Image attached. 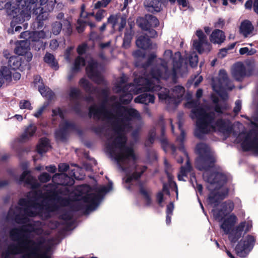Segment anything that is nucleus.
I'll use <instances>...</instances> for the list:
<instances>
[{
    "mask_svg": "<svg viewBox=\"0 0 258 258\" xmlns=\"http://www.w3.org/2000/svg\"><path fill=\"white\" fill-rule=\"evenodd\" d=\"M29 41H37L39 40V36H34V32L31 33V36H29Z\"/></svg>",
    "mask_w": 258,
    "mask_h": 258,
    "instance_id": "nucleus-59",
    "label": "nucleus"
},
{
    "mask_svg": "<svg viewBox=\"0 0 258 258\" xmlns=\"http://www.w3.org/2000/svg\"><path fill=\"white\" fill-rule=\"evenodd\" d=\"M9 6H10V4L9 3H7L5 5V8L8 9V8L9 7ZM16 10H17L16 9L15 10H12V11H11L10 10H7V12L9 15L13 16V17H14V19L12 21L11 24V27L13 28L15 26L14 23L16 22V19L15 18V16H14V13H16V12H15Z\"/></svg>",
    "mask_w": 258,
    "mask_h": 258,
    "instance_id": "nucleus-36",
    "label": "nucleus"
},
{
    "mask_svg": "<svg viewBox=\"0 0 258 258\" xmlns=\"http://www.w3.org/2000/svg\"><path fill=\"white\" fill-rule=\"evenodd\" d=\"M120 17L119 15H111L108 18V23L112 25L113 29L118 24Z\"/></svg>",
    "mask_w": 258,
    "mask_h": 258,
    "instance_id": "nucleus-34",
    "label": "nucleus"
},
{
    "mask_svg": "<svg viewBox=\"0 0 258 258\" xmlns=\"http://www.w3.org/2000/svg\"><path fill=\"white\" fill-rule=\"evenodd\" d=\"M196 35L199 40L193 41V46L200 53L209 52L211 49V45L208 42L207 37L203 31L201 30H197Z\"/></svg>",
    "mask_w": 258,
    "mask_h": 258,
    "instance_id": "nucleus-15",
    "label": "nucleus"
},
{
    "mask_svg": "<svg viewBox=\"0 0 258 258\" xmlns=\"http://www.w3.org/2000/svg\"><path fill=\"white\" fill-rule=\"evenodd\" d=\"M253 30V27L249 21L245 20L241 22L240 26V32L244 37H247L251 34Z\"/></svg>",
    "mask_w": 258,
    "mask_h": 258,
    "instance_id": "nucleus-22",
    "label": "nucleus"
},
{
    "mask_svg": "<svg viewBox=\"0 0 258 258\" xmlns=\"http://www.w3.org/2000/svg\"><path fill=\"white\" fill-rule=\"evenodd\" d=\"M49 147L48 140L46 138H42L37 146V150L38 153L42 154L47 152Z\"/></svg>",
    "mask_w": 258,
    "mask_h": 258,
    "instance_id": "nucleus-25",
    "label": "nucleus"
},
{
    "mask_svg": "<svg viewBox=\"0 0 258 258\" xmlns=\"http://www.w3.org/2000/svg\"><path fill=\"white\" fill-rule=\"evenodd\" d=\"M31 32H30L29 31L24 32L21 34L20 37L25 38L26 40H25L24 41H27L30 43L29 36H31Z\"/></svg>",
    "mask_w": 258,
    "mask_h": 258,
    "instance_id": "nucleus-52",
    "label": "nucleus"
},
{
    "mask_svg": "<svg viewBox=\"0 0 258 258\" xmlns=\"http://www.w3.org/2000/svg\"><path fill=\"white\" fill-rule=\"evenodd\" d=\"M156 55L151 54L148 58L147 63L143 65V68L146 73L149 71V74H145L144 77L137 78L138 80L143 79L144 87H149L150 90L142 92H145L139 95L135 99L136 103L148 104L154 102V96L150 93L147 92H155L152 88L159 85L160 80L167 79L170 76H175L180 73L182 67L181 65V54L177 52L173 55L170 50L165 51L163 58L156 59ZM158 92V91H156Z\"/></svg>",
    "mask_w": 258,
    "mask_h": 258,
    "instance_id": "nucleus-4",
    "label": "nucleus"
},
{
    "mask_svg": "<svg viewBox=\"0 0 258 258\" xmlns=\"http://www.w3.org/2000/svg\"><path fill=\"white\" fill-rule=\"evenodd\" d=\"M58 46L57 41L56 40H52L50 43V47L52 49H55Z\"/></svg>",
    "mask_w": 258,
    "mask_h": 258,
    "instance_id": "nucleus-60",
    "label": "nucleus"
},
{
    "mask_svg": "<svg viewBox=\"0 0 258 258\" xmlns=\"http://www.w3.org/2000/svg\"><path fill=\"white\" fill-rule=\"evenodd\" d=\"M86 49V45L83 44V45H80L78 47L77 52L79 54H80V55L82 54L85 52Z\"/></svg>",
    "mask_w": 258,
    "mask_h": 258,
    "instance_id": "nucleus-58",
    "label": "nucleus"
},
{
    "mask_svg": "<svg viewBox=\"0 0 258 258\" xmlns=\"http://www.w3.org/2000/svg\"><path fill=\"white\" fill-rule=\"evenodd\" d=\"M152 89L158 91L159 100L164 102L169 108L175 107L183 100L185 93L184 88L179 85L173 87L171 92L166 88L161 87L160 85L153 87Z\"/></svg>",
    "mask_w": 258,
    "mask_h": 258,
    "instance_id": "nucleus-8",
    "label": "nucleus"
},
{
    "mask_svg": "<svg viewBox=\"0 0 258 258\" xmlns=\"http://www.w3.org/2000/svg\"><path fill=\"white\" fill-rule=\"evenodd\" d=\"M252 130L248 134L242 133L236 138L244 150L252 151L258 154V123L251 122Z\"/></svg>",
    "mask_w": 258,
    "mask_h": 258,
    "instance_id": "nucleus-10",
    "label": "nucleus"
},
{
    "mask_svg": "<svg viewBox=\"0 0 258 258\" xmlns=\"http://www.w3.org/2000/svg\"><path fill=\"white\" fill-rule=\"evenodd\" d=\"M136 45L139 48L146 49L150 47V41L148 38L142 35L138 37Z\"/></svg>",
    "mask_w": 258,
    "mask_h": 258,
    "instance_id": "nucleus-24",
    "label": "nucleus"
},
{
    "mask_svg": "<svg viewBox=\"0 0 258 258\" xmlns=\"http://www.w3.org/2000/svg\"><path fill=\"white\" fill-rule=\"evenodd\" d=\"M112 189L111 184L102 186L92 189L87 185H83L77 187L75 200L81 201L84 203L88 212L94 210L99 206L103 196Z\"/></svg>",
    "mask_w": 258,
    "mask_h": 258,
    "instance_id": "nucleus-6",
    "label": "nucleus"
},
{
    "mask_svg": "<svg viewBox=\"0 0 258 258\" xmlns=\"http://www.w3.org/2000/svg\"><path fill=\"white\" fill-rule=\"evenodd\" d=\"M102 94L103 99L101 104L99 106L94 105L90 107L89 114L110 124L106 134L107 151L116 161L119 168L125 172V181L130 183L133 179L140 177L146 169L144 168L139 173L136 171L133 174L127 170L134 164L136 157L132 146H128L126 144L125 135L131 130L134 121L140 120L141 116L136 109L121 106L114 97L108 101L107 91H103Z\"/></svg>",
    "mask_w": 258,
    "mask_h": 258,
    "instance_id": "nucleus-2",
    "label": "nucleus"
},
{
    "mask_svg": "<svg viewBox=\"0 0 258 258\" xmlns=\"http://www.w3.org/2000/svg\"><path fill=\"white\" fill-rule=\"evenodd\" d=\"M53 9V4L52 3H48L46 5L41 8V13L38 16V19L39 21L44 20L47 18L48 12L52 11Z\"/></svg>",
    "mask_w": 258,
    "mask_h": 258,
    "instance_id": "nucleus-27",
    "label": "nucleus"
},
{
    "mask_svg": "<svg viewBox=\"0 0 258 258\" xmlns=\"http://www.w3.org/2000/svg\"><path fill=\"white\" fill-rule=\"evenodd\" d=\"M189 60L190 65L192 67L197 66L198 62V58L197 55L195 53H192L189 57Z\"/></svg>",
    "mask_w": 258,
    "mask_h": 258,
    "instance_id": "nucleus-41",
    "label": "nucleus"
},
{
    "mask_svg": "<svg viewBox=\"0 0 258 258\" xmlns=\"http://www.w3.org/2000/svg\"><path fill=\"white\" fill-rule=\"evenodd\" d=\"M173 209H174L173 203H171L167 207L166 214H169V215H172Z\"/></svg>",
    "mask_w": 258,
    "mask_h": 258,
    "instance_id": "nucleus-56",
    "label": "nucleus"
},
{
    "mask_svg": "<svg viewBox=\"0 0 258 258\" xmlns=\"http://www.w3.org/2000/svg\"><path fill=\"white\" fill-rule=\"evenodd\" d=\"M133 55L137 60H142L145 58V53L143 50H138L135 51Z\"/></svg>",
    "mask_w": 258,
    "mask_h": 258,
    "instance_id": "nucleus-43",
    "label": "nucleus"
},
{
    "mask_svg": "<svg viewBox=\"0 0 258 258\" xmlns=\"http://www.w3.org/2000/svg\"><path fill=\"white\" fill-rule=\"evenodd\" d=\"M34 83L37 85L39 92L43 97L48 99H51L53 98V93L49 88L43 85L42 80L40 76H37L35 77Z\"/></svg>",
    "mask_w": 258,
    "mask_h": 258,
    "instance_id": "nucleus-18",
    "label": "nucleus"
},
{
    "mask_svg": "<svg viewBox=\"0 0 258 258\" xmlns=\"http://www.w3.org/2000/svg\"><path fill=\"white\" fill-rule=\"evenodd\" d=\"M50 175L46 172L42 173L39 176V180L40 182L42 183L47 182V181L50 180Z\"/></svg>",
    "mask_w": 258,
    "mask_h": 258,
    "instance_id": "nucleus-40",
    "label": "nucleus"
},
{
    "mask_svg": "<svg viewBox=\"0 0 258 258\" xmlns=\"http://www.w3.org/2000/svg\"><path fill=\"white\" fill-rule=\"evenodd\" d=\"M62 25V23L58 22H56L53 24L52 31L54 35H57L60 32Z\"/></svg>",
    "mask_w": 258,
    "mask_h": 258,
    "instance_id": "nucleus-35",
    "label": "nucleus"
},
{
    "mask_svg": "<svg viewBox=\"0 0 258 258\" xmlns=\"http://www.w3.org/2000/svg\"><path fill=\"white\" fill-rule=\"evenodd\" d=\"M132 38V36L131 33H125L123 39V45L124 47L127 46Z\"/></svg>",
    "mask_w": 258,
    "mask_h": 258,
    "instance_id": "nucleus-45",
    "label": "nucleus"
},
{
    "mask_svg": "<svg viewBox=\"0 0 258 258\" xmlns=\"http://www.w3.org/2000/svg\"><path fill=\"white\" fill-rule=\"evenodd\" d=\"M196 151L199 156L196 161V166L200 170L205 171L203 178L208 185L207 188L211 191L208 202L214 207L212 212L214 218L221 221L223 219L220 227L225 234H229V239L232 243L237 240L252 228L251 221L240 223L235 228L234 225L237 221L236 216L231 214L226 217L233 208V203L228 201L221 204L217 208L218 203L225 198L228 194L227 188L223 185L227 180L226 175L221 169L214 167L215 161L213 154L210 147L205 143H201L197 145Z\"/></svg>",
    "mask_w": 258,
    "mask_h": 258,
    "instance_id": "nucleus-3",
    "label": "nucleus"
},
{
    "mask_svg": "<svg viewBox=\"0 0 258 258\" xmlns=\"http://www.w3.org/2000/svg\"><path fill=\"white\" fill-rule=\"evenodd\" d=\"M52 117H54L53 119H56L57 117L62 119L59 129L55 132V136L57 139L62 140L67 131L72 128L73 124L67 120H63V113L59 108L52 110Z\"/></svg>",
    "mask_w": 258,
    "mask_h": 258,
    "instance_id": "nucleus-13",
    "label": "nucleus"
},
{
    "mask_svg": "<svg viewBox=\"0 0 258 258\" xmlns=\"http://www.w3.org/2000/svg\"><path fill=\"white\" fill-rule=\"evenodd\" d=\"M137 23L143 30H148L149 28L157 27L159 24L158 20L151 15H147L145 18L138 19Z\"/></svg>",
    "mask_w": 258,
    "mask_h": 258,
    "instance_id": "nucleus-16",
    "label": "nucleus"
},
{
    "mask_svg": "<svg viewBox=\"0 0 258 258\" xmlns=\"http://www.w3.org/2000/svg\"><path fill=\"white\" fill-rule=\"evenodd\" d=\"M34 36H39V40L46 37V35L44 31L34 32Z\"/></svg>",
    "mask_w": 258,
    "mask_h": 258,
    "instance_id": "nucleus-57",
    "label": "nucleus"
},
{
    "mask_svg": "<svg viewBox=\"0 0 258 258\" xmlns=\"http://www.w3.org/2000/svg\"><path fill=\"white\" fill-rule=\"evenodd\" d=\"M145 7L151 12H159L161 10V3L158 0H145Z\"/></svg>",
    "mask_w": 258,
    "mask_h": 258,
    "instance_id": "nucleus-21",
    "label": "nucleus"
},
{
    "mask_svg": "<svg viewBox=\"0 0 258 258\" xmlns=\"http://www.w3.org/2000/svg\"><path fill=\"white\" fill-rule=\"evenodd\" d=\"M29 44L30 43L27 41H20L15 49L16 53L19 55L27 54L29 59L28 60H31L32 57V54L28 52L29 50Z\"/></svg>",
    "mask_w": 258,
    "mask_h": 258,
    "instance_id": "nucleus-19",
    "label": "nucleus"
},
{
    "mask_svg": "<svg viewBox=\"0 0 258 258\" xmlns=\"http://www.w3.org/2000/svg\"><path fill=\"white\" fill-rule=\"evenodd\" d=\"M203 78L201 76H197L195 80V85L197 86L202 81Z\"/></svg>",
    "mask_w": 258,
    "mask_h": 258,
    "instance_id": "nucleus-62",
    "label": "nucleus"
},
{
    "mask_svg": "<svg viewBox=\"0 0 258 258\" xmlns=\"http://www.w3.org/2000/svg\"><path fill=\"white\" fill-rule=\"evenodd\" d=\"M12 73L7 67H3L0 69V87L5 81H10Z\"/></svg>",
    "mask_w": 258,
    "mask_h": 258,
    "instance_id": "nucleus-23",
    "label": "nucleus"
},
{
    "mask_svg": "<svg viewBox=\"0 0 258 258\" xmlns=\"http://www.w3.org/2000/svg\"><path fill=\"white\" fill-rule=\"evenodd\" d=\"M178 127L180 132V136L178 137L176 140V141L179 143L178 149L187 158L186 167H181L180 171L178 175V178L179 180H184V177H186L187 173L190 171L191 167L189 164L186 152L182 145L185 138V133L182 128V123L181 121L178 122Z\"/></svg>",
    "mask_w": 258,
    "mask_h": 258,
    "instance_id": "nucleus-12",
    "label": "nucleus"
},
{
    "mask_svg": "<svg viewBox=\"0 0 258 258\" xmlns=\"http://www.w3.org/2000/svg\"><path fill=\"white\" fill-rule=\"evenodd\" d=\"M212 87L214 91L223 100L227 98L226 90H231L234 86L231 84L227 73L223 70H220L218 76L213 79Z\"/></svg>",
    "mask_w": 258,
    "mask_h": 258,
    "instance_id": "nucleus-11",
    "label": "nucleus"
},
{
    "mask_svg": "<svg viewBox=\"0 0 258 258\" xmlns=\"http://www.w3.org/2000/svg\"><path fill=\"white\" fill-rule=\"evenodd\" d=\"M111 1V0H101L100 1H98L94 5V9H98L101 7H106Z\"/></svg>",
    "mask_w": 258,
    "mask_h": 258,
    "instance_id": "nucleus-38",
    "label": "nucleus"
},
{
    "mask_svg": "<svg viewBox=\"0 0 258 258\" xmlns=\"http://www.w3.org/2000/svg\"><path fill=\"white\" fill-rule=\"evenodd\" d=\"M253 11L258 14V0H254L253 6Z\"/></svg>",
    "mask_w": 258,
    "mask_h": 258,
    "instance_id": "nucleus-64",
    "label": "nucleus"
},
{
    "mask_svg": "<svg viewBox=\"0 0 258 258\" xmlns=\"http://www.w3.org/2000/svg\"><path fill=\"white\" fill-rule=\"evenodd\" d=\"M36 131V127L34 124H30L25 130V132L21 136V141H25L31 138Z\"/></svg>",
    "mask_w": 258,
    "mask_h": 258,
    "instance_id": "nucleus-26",
    "label": "nucleus"
},
{
    "mask_svg": "<svg viewBox=\"0 0 258 258\" xmlns=\"http://www.w3.org/2000/svg\"><path fill=\"white\" fill-rule=\"evenodd\" d=\"M235 106L234 108V112L236 113H238L241 107V102L240 100H236L235 103Z\"/></svg>",
    "mask_w": 258,
    "mask_h": 258,
    "instance_id": "nucleus-50",
    "label": "nucleus"
},
{
    "mask_svg": "<svg viewBox=\"0 0 258 258\" xmlns=\"http://www.w3.org/2000/svg\"><path fill=\"white\" fill-rule=\"evenodd\" d=\"M9 66L13 70L19 69L21 65V59L20 56H11L8 61Z\"/></svg>",
    "mask_w": 258,
    "mask_h": 258,
    "instance_id": "nucleus-29",
    "label": "nucleus"
},
{
    "mask_svg": "<svg viewBox=\"0 0 258 258\" xmlns=\"http://www.w3.org/2000/svg\"><path fill=\"white\" fill-rule=\"evenodd\" d=\"M79 93V90L78 89L76 88H72L70 90V96L72 98H76Z\"/></svg>",
    "mask_w": 258,
    "mask_h": 258,
    "instance_id": "nucleus-48",
    "label": "nucleus"
},
{
    "mask_svg": "<svg viewBox=\"0 0 258 258\" xmlns=\"http://www.w3.org/2000/svg\"><path fill=\"white\" fill-rule=\"evenodd\" d=\"M167 175L168 178L169 182L170 183V185L171 186H173L174 188V190L176 193V198H178V190H177V186L176 183L172 181L173 179V176L170 174L168 172H167Z\"/></svg>",
    "mask_w": 258,
    "mask_h": 258,
    "instance_id": "nucleus-42",
    "label": "nucleus"
},
{
    "mask_svg": "<svg viewBox=\"0 0 258 258\" xmlns=\"http://www.w3.org/2000/svg\"><path fill=\"white\" fill-rule=\"evenodd\" d=\"M106 11L104 10H99L97 11L95 16L98 21H100L105 16Z\"/></svg>",
    "mask_w": 258,
    "mask_h": 258,
    "instance_id": "nucleus-44",
    "label": "nucleus"
},
{
    "mask_svg": "<svg viewBox=\"0 0 258 258\" xmlns=\"http://www.w3.org/2000/svg\"><path fill=\"white\" fill-rule=\"evenodd\" d=\"M211 42L214 44H221L225 40V36L224 32L219 29L213 31L210 36Z\"/></svg>",
    "mask_w": 258,
    "mask_h": 258,
    "instance_id": "nucleus-20",
    "label": "nucleus"
},
{
    "mask_svg": "<svg viewBox=\"0 0 258 258\" xmlns=\"http://www.w3.org/2000/svg\"><path fill=\"white\" fill-rule=\"evenodd\" d=\"M225 24V22L224 21V20L222 19H219L218 20V21L215 22V24H214V26L215 27H217V28H222L224 25Z\"/></svg>",
    "mask_w": 258,
    "mask_h": 258,
    "instance_id": "nucleus-55",
    "label": "nucleus"
},
{
    "mask_svg": "<svg viewBox=\"0 0 258 258\" xmlns=\"http://www.w3.org/2000/svg\"><path fill=\"white\" fill-rule=\"evenodd\" d=\"M19 107L21 109H28L29 110L33 109V107L30 101L26 100H22L20 101Z\"/></svg>",
    "mask_w": 258,
    "mask_h": 258,
    "instance_id": "nucleus-33",
    "label": "nucleus"
},
{
    "mask_svg": "<svg viewBox=\"0 0 258 258\" xmlns=\"http://www.w3.org/2000/svg\"><path fill=\"white\" fill-rule=\"evenodd\" d=\"M143 79L139 80L137 78L135 79V85L130 84L124 86V84L126 81V77L125 76H121L117 83L116 84L114 90L116 92H122V94L119 98V102L122 104H128L133 99V94H139L141 93L142 89L144 91L150 90L149 87H144L143 86Z\"/></svg>",
    "mask_w": 258,
    "mask_h": 258,
    "instance_id": "nucleus-7",
    "label": "nucleus"
},
{
    "mask_svg": "<svg viewBox=\"0 0 258 258\" xmlns=\"http://www.w3.org/2000/svg\"><path fill=\"white\" fill-rule=\"evenodd\" d=\"M69 168V165L66 163H61L58 165V169L60 172L67 171Z\"/></svg>",
    "mask_w": 258,
    "mask_h": 258,
    "instance_id": "nucleus-53",
    "label": "nucleus"
},
{
    "mask_svg": "<svg viewBox=\"0 0 258 258\" xmlns=\"http://www.w3.org/2000/svg\"><path fill=\"white\" fill-rule=\"evenodd\" d=\"M163 148L164 149V150L165 151H166L167 150V148H169L171 149V150L173 152H174L175 151V147L173 145H168L167 144V142L164 141H163Z\"/></svg>",
    "mask_w": 258,
    "mask_h": 258,
    "instance_id": "nucleus-51",
    "label": "nucleus"
},
{
    "mask_svg": "<svg viewBox=\"0 0 258 258\" xmlns=\"http://www.w3.org/2000/svg\"><path fill=\"white\" fill-rule=\"evenodd\" d=\"M45 169L49 172L50 173H55L56 171V168L54 165H50L49 166H46L45 167Z\"/></svg>",
    "mask_w": 258,
    "mask_h": 258,
    "instance_id": "nucleus-61",
    "label": "nucleus"
},
{
    "mask_svg": "<svg viewBox=\"0 0 258 258\" xmlns=\"http://www.w3.org/2000/svg\"><path fill=\"white\" fill-rule=\"evenodd\" d=\"M212 99L213 102L216 103L215 108V110L216 112V113H218V115L220 113H223L224 110L226 109L227 106L225 105L224 106L221 107L220 106V104L218 103V102H219L218 98L215 97L214 95L212 96Z\"/></svg>",
    "mask_w": 258,
    "mask_h": 258,
    "instance_id": "nucleus-31",
    "label": "nucleus"
},
{
    "mask_svg": "<svg viewBox=\"0 0 258 258\" xmlns=\"http://www.w3.org/2000/svg\"><path fill=\"white\" fill-rule=\"evenodd\" d=\"M48 103H44L41 107H40L37 110V111L34 113L33 115L37 118L39 117L41 115L44 110L48 106Z\"/></svg>",
    "mask_w": 258,
    "mask_h": 258,
    "instance_id": "nucleus-39",
    "label": "nucleus"
},
{
    "mask_svg": "<svg viewBox=\"0 0 258 258\" xmlns=\"http://www.w3.org/2000/svg\"><path fill=\"white\" fill-rule=\"evenodd\" d=\"M140 192L144 197L146 204L149 205L150 203V195L149 190L144 187H142L140 188Z\"/></svg>",
    "mask_w": 258,
    "mask_h": 258,
    "instance_id": "nucleus-32",
    "label": "nucleus"
},
{
    "mask_svg": "<svg viewBox=\"0 0 258 258\" xmlns=\"http://www.w3.org/2000/svg\"><path fill=\"white\" fill-rule=\"evenodd\" d=\"M147 31L146 33L145 34L147 36V37H155L157 36V32L155 30L151 29V28H149L148 30H145Z\"/></svg>",
    "mask_w": 258,
    "mask_h": 258,
    "instance_id": "nucleus-46",
    "label": "nucleus"
},
{
    "mask_svg": "<svg viewBox=\"0 0 258 258\" xmlns=\"http://www.w3.org/2000/svg\"><path fill=\"white\" fill-rule=\"evenodd\" d=\"M44 60L45 62L48 63L53 69L55 70L58 69L59 67L58 63L55 59L54 56L51 54L49 53H46L44 57Z\"/></svg>",
    "mask_w": 258,
    "mask_h": 258,
    "instance_id": "nucleus-28",
    "label": "nucleus"
},
{
    "mask_svg": "<svg viewBox=\"0 0 258 258\" xmlns=\"http://www.w3.org/2000/svg\"><path fill=\"white\" fill-rule=\"evenodd\" d=\"M155 137V133L154 132V131H152L150 133L148 139L145 143L146 146H148L150 144L152 143L154 141Z\"/></svg>",
    "mask_w": 258,
    "mask_h": 258,
    "instance_id": "nucleus-47",
    "label": "nucleus"
},
{
    "mask_svg": "<svg viewBox=\"0 0 258 258\" xmlns=\"http://www.w3.org/2000/svg\"><path fill=\"white\" fill-rule=\"evenodd\" d=\"M119 31H121L126 25V20L122 17H120L119 22Z\"/></svg>",
    "mask_w": 258,
    "mask_h": 258,
    "instance_id": "nucleus-49",
    "label": "nucleus"
},
{
    "mask_svg": "<svg viewBox=\"0 0 258 258\" xmlns=\"http://www.w3.org/2000/svg\"><path fill=\"white\" fill-rule=\"evenodd\" d=\"M255 240L254 236L248 235L240 240L235 247V251L237 255L240 257L245 256L252 248Z\"/></svg>",
    "mask_w": 258,
    "mask_h": 258,
    "instance_id": "nucleus-14",
    "label": "nucleus"
},
{
    "mask_svg": "<svg viewBox=\"0 0 258 258\" xmlns=\"http://www.w3.org/2000/svg\"><path fill=\"white\" fill-rule=\"evenodd\" d=\"M185 106L191 109V117L197 119L195 131L197 137L201 139L204 135L212 132L227 136L231 132L232 126L228 120L218 118L207 106L200 105L198 100L188 101Z\"/></svg>",
    "mask_w": 258,
    "mask_h": 258,
    "instance_id": "nucleus-5",
    "label": "nucleus"
},
{
    "mask_svg": "<svg viewBox=\"0 0 258 258\" xmlns=\"http://www.w3.org/2000/svg\"><path fill=\"white\" fill-rule=\"evenodd\" d=\"M178 4L183 8L187 7L188 3L186 0H177Z\"/></svg>",
    "mask_w": 258,
    "mask_h": 258,
    "instance_id": "nucleus-63",
    "label": "nucleus"
},
{
    "mask_svg": "<svg viewBox=\"0 0 258 258\" xmlns=\"http://www.w3.org/2000/svg\"><path fill=\"white\" fill-rule=\"evenodd\" d=\"M167 195L169 194V191L165 184L163 185V190L162 192H159L157 195V200L158 203L160 204L163 202V193Z\"/></svg>",
    "mask_w": 258,
    "mask_h": 258,
    "instance_id": "nucleus-37",
    "label": "nucleus"
},
{
    "mask_svg": "<svg viewBox=\"0 0 258 258\" xmlns=\"http://www.w3.org/2000/svg\"><path fill=\"white\" fill-rule=\"evenodd\" d=\"M86 63L87 64L86 70L88 77L97 84L102 83L103 79L99 70L98 64L90 56H87L85 60L81 56L77 57L72 71L73 72L79 71Z\"/></svg>",
    "mask_w": 258,
    "mask_h": 258,
    "instance_id": "nucleus-9",
    "label": "nucleus"
},
{
    "mask_svg": "<svg viewBox=\"0 0 258 258\" xmlns=\"http://www.w3.org/2000/svg\"><path fill=\"white\" fill-rule=\"evenodd\" d=\"M70 176L64 173L56 174L52 177L54 184H49L41 189L40 185L30 172L26 170L23 172L20 181L30 185L32 190L26 199L20 200L18 206L12 207L8 214V220H14L22 225L20 229L15 228L11 231L12 239L17 242L16 245L10 246L13 252L24 254L27 258H50L47 253L40 252L45 242L42 235H48L49 231H45L44 225L41 222H34L30 218L37 215L47 218L51 215V212L58 210L59 206H65L70 204L68 200L59 195L58 191L59 185L74 184L72 177H77L73 170Z\"/></svg>",
    "mask_w": 258,
    "mask_h": 258,
    "instance_id": "nucleus-1",
    "label": "nucleus"
},
{
    "mask_svg": "<svg viewBox=\"0 0 258 258\" xmlns=\"http://www.w3.org/2000/svg\"><path fill=\"white\" fill-rule=\"evenodd\" d=\"M232 75L235 80L241 81L244 77L249 76L250 73L246 71V68L242 63L239 62L233 66Z\"/></svg>",
    "mask_w": 258,
    "mask_h": 258,
    "instance_id": "nucleus-17",
    "label": "nucleus"
},
{
    "mask_svg": "<svg viewBox=\"0 0 258 258\" xmlns=\"http://www.w3.org/2000/svg\"><path fill=\"white\" fill-rule=\"evenodd\" d=\"M79 85L86 92L93 93V92H96V90L93 89L91 84L85 78L80 79Z\"/></svg>",
    "mask_w": 258,
    "mask_h": 258,
    "instance_id": "nucleus-30",
    "label": "nucleus"
},
{
    "mask_svg": "<svg viewBox=\"0 0 258 258\" xmlns=\"http://www.w3.org/2000/svg\"><path fill=\"white\" fill-rule=\"evenodd\" d=\"M191 184H192L193 187L197 191H198L200 192V194H201L202 192V188H203L202 185L198 183L196 181V185H195L194 182H193V180H192V179H191Z\"/></svg>",
    "mask_w": 258,
    "mask_h": 258,
    "instance_id": "nucleus-54",
    "label": "nucleus"
}]
</instances>
